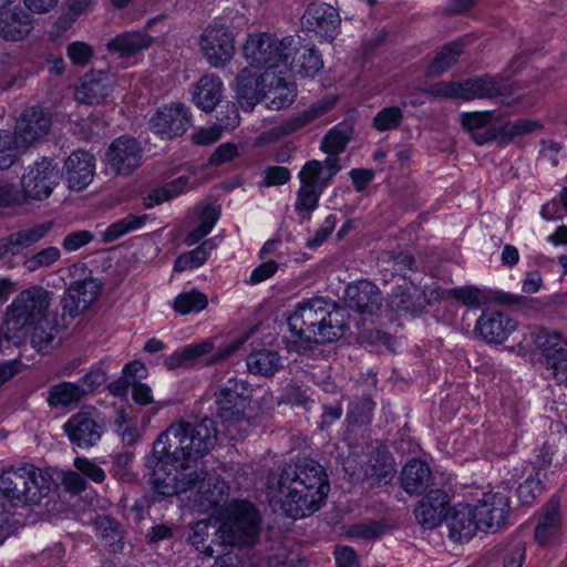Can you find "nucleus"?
I'll return each instance as SVG.
<instances>
[{
  "label": "nucleus",
  "instance_id": "obj_55",
  "mask_svg": "<svg viewBox=\"0 0 567 567\" xmlns=\"http://www.w3.org/2000/svg\"><path fill=\"white\" fill-rule=\"evenodd\" d=\"M322 189L320 188L301 184L297 194L296 209L298 212H312L318 205Z\"/></svg>",
  "mask_w": 567,
  "mask_h": 567
},
{
  "label": "nucleus",
  "instance_id": "obj_62",
  "mask_svg": "<svg viewBox=\"0 0 567 567\" xmlns=\"http://www.w3.org/2000/svg\"><path fill=\"white\" fill-rule=\"evenodd\" d=\"M93 240V235L89 230H78L70 233L63 239L62 246L68 251H75Z\"/></svg>",
  "mask_w": 567,
  "mask_h": 567
},
{
  "label": "nucleus",
  "instance_id": "obj_64",
  "mask_svg": "<svg viewBox=\"0 0 567 567\" xmlns=\"http://www.w3.org/2000/svg\"><path fill=\"white\" fill-rule=\"evenodd\" d=\"M127 388H131L132 390V398L135 401V403L140 405H148L153 403V392L152 389L145 384L142 383L138 380H131L130 385H126Z\"/></svg>",
  "mask_w": 567,
  "mask_h": 567
},
{
  "label": "nucleus",
  "instance_id": "obj_29",
  "mask_svg": "<svg viewBox=\"0 0 567 567\" xmlns=\"http://www.w3.org/2000/svg\"><path fill=\"white\" fill-rule=\"evenodd\" d=\"M450 536L456 542L470 540L481 529L472 505H460L449 518Z\"/></svg>",
  "mask_w": 567,
  "mask_h": 567
},
{
  "label": "nucleus",
  "instance_id": "obj_28",
  "mask_svg": "<svg viewBox=\"0 0 567 567\" xmlns=\"http://www.w3.org/2000/svg\"><path fill=\"white\" fill-rule=\"evenodd\" d=\"M561 530V515L558 502L551 499L539 513L538 523L535 527V539L540 545L553 543Z\"/></svg>",
  "mask_w": 567,
  "mask_h": 567
},
{
  "label": "nucleus",
  "instance_id": "obj_51",
  "mask_svg": "<svg viewBox=\"0 0 567 567\" xmlns=\"http://www.w3.org/2000/svg\"><path fill=\"white\" fill-rule=\"evenodd\" d=\"M445 295L452 297L464 306L477 308L486 300L483 291L474 286H464L452 288L445 291Z\"/></svg>",
  "mask_w": 567,
  "mask_h": 567
},
{
  "label": "nucleus",
  "instance_id": "obj_24",
  "mask_svg": "<svg viewBox=\"0 0 567 567\" xmlns=\"http://www.w3.org/2000/svg\"><path fill=\"white\" fill-rule=\"evenodd\" d=\"M114 86L113 78L103 71H92L84 75L75 90V100L83 104H99L105 100Z\"/></svg>",
  "mask_w": 567,
  "mask_h": 567
},
{
  "label": "nucleus",
  "instance_id": "obj_47",
  "mask_svg": "<svg viewBox=\"0 0 567 567\" xmlns=\"http://www.w3.org/2000/svg\"><path fill=\"white\" fill-rule=\"evenodd\" d=\"M25 147L17 135L0 131V169L10 168L17 159V151Z\"/></svg>",
  "mask_w": 567,
  "mask_h": 567
},
{
  "label": "nucleus",
  "instance_id": "obj_13",
  "mask_svg": "<svg viewBox=\"0 0 567 567\" xmlns=\"http://www.w3.org/2000/svg\"><path fill=\"white\" fill-rule=\"evenodd\" d=\"M276 72L258 70L248 64L236 76L235 91L239 103L252 109L266 95L270 79L275 80Z\"/></svg>",
  "mask_w": 567,
  "mask_h": 567
},
{
  "label": "nucleus",
  "instance_id": "obj_58",
  "mask_svg": "<svg viewBox=\"0 0 567 567\" xmlns=\"http://www.w3.org/2000/svg\"><path fill=\"white\" fill-rule=\"evenodd\" d=\"M106 381L105 372L97 367L91 368L85 375L79 379L78 386L84 391V398L94 392Z\"/></svg>",
  "mask_w": 567,
  "mask_h": 567
},
{
  "label": "nucleus",
  "instance_id": "obj_30",
  "mask_svg": "<svg viewBox=\"0 0 567 567\" xmlns=\"http://www.w3.org/2000/svg\"><path fill=\"white\" fill-rule=\"evenodd\" d=\"M223 82L216 74H205L196 83L193 91V102L205 112L213 111L220 102Z\"/></svg>",
  "mask_w": 567,
  "mask_h": 567
},
{
  "label": "nucleus",
  "instance_id": "obj_20",
  "mask_svg": "<svg viewBox=\"0 0 567 567\" xmlns=\"http://www.w3.org/2000/svg\"><path fill=\"white\" fill-rule=\"evenodd\" d=\"M302 23L307 29L331 41L339 33L341 19L339 12L332 6L316 2L307 8L302 17Z\"/></svg>",
  "mask_w": 567,
  "mask_h": 567
},
{
  "label": "nucleus",
  "instance_id": "obj_56",
  "mask_svg": "<svg viewBox=\"0 0 567 567\" xmlns=\"http://www.w3.org/2000/svg\"><path fill=\"white\" fill-rule=\"evenodd\" d=\"M95 529L99 537L105 539L110 545L122 539L120 525L111 517H100L95 522Z\"/></svg>",
  "mask_w": 567,
  "mask_h": 567
},
{
  "label": "nucleus",
  "instance_id": "obj_19",
  "mask_svg": "<svg viewBox=\"0 0 567 567\" xmlns=\"http://www.w3.org/2000/svg\"><path fill=\"white\" fill-rule=\"evenodd\" d=\"M516 329V322L506 313L483 311L476 320L474 333L486 343H503Z\"/></svg>",
  "mask_w": 567,
  "mask_h": 567
},
{
  "label": "nucleus",
  "instance_id": "obj_49",
  "mask_svg": "<svg viewBox=\"0 0 567 567\" xmlns=\"http://www.w3.org/2000/svg\"><path fill=\"white\" fill-rule=\"evenodd\" d=\"M61 257V252L56 247H48L23 261V267L29 272H34L42 268H49L54 265Z\"/></svg>",
  "mask_w": 567,
  "mask_h": 567
},
{
  "label": "nucleus",
  "instance_id": "obj_31",
  "mask_svg": "<svg viewBox=\"0 0 567 567\" xmlns=\"http://www.w3.org/2000/svg\"><path fill=\"white\" fill-rule=\"evenodd\" d=\"M334 102L336 100L333 97H324L311 104L306 110L284 120L281 122L284 133L288 136L313 123L316 120L327 114L334 105Z\"/></svg>",
  "mask_w": 567,
  "mask_h": 567
},
{
  "label": "nucleus",
  "instance_id": "obj_34",
  "mask_svg": "<svg viewBox=\"0 0 567 567\" xmlns=\"http://www.w3.org/2000/svg\"><path fill=\"white\" fill-rule=\"evenodd\" d=\"M282 73L276 72L275 80L270 79L266 89L267 106L279 111L289 106L296 99L297 91L293 83L285 81Z\"/></svg>",
  "mask_w": 567,
  "mask_h": 567
},
{
  "label": "nucleus",
  "instance_id": "obj_15",
  "mask_svg": "<svg viewBox=\"0 0 567 567\" xmlns=\"http://www.w3.org/2000/svg\"><path fill=\"white\" fill-rule=\"evenodd\" d=\"M481 530L497 532L506 522L509 514V496L502 492L484 493L473 506Z\"/></svg>",
  "mask_w": 567,
  "mask_h": 567
},
{
  "label": "nucleus",
  "instance_id": "obj_53",
  "mask_svg": "<svg viewBox=\"0 0 567 567\" xmlns=\"http://www.w3.org/2000/svg\"><path fill=\"white\" fill-rule=\"evenodd\" d=\"M544 486L539 474L528 477L517 488V496L523 505H530L543 493Z\"/></svg>",
  "mask_w": 567,
  "mask_h": 567
},
{
  "label": "nucleus",
  "instance_id": "obj_39",
  "mask_svg": "<svg viewBox=\"0 0 567 567\" xmlns=\"http://www.w3.org/2000/svg\"><path fill=\"white\" fill-rule=\"evenodd\" d=\"M213 343L208 340L199 343L187 344L182 349L174 351L168 358H166L165 365L169 370L186 365L193 360L209 353L213 350Z\"/></svg>",
  "mask_w": 567,
  "mask_h": 567
},
{
  "label": "nucleus",
  "instance_id": "obj_25",
  "mask_svg": "<svg viewBox=\"0 0 567 567\" xmlns=\"http://www.w3.org/2000/svg\"><path fill=\"white\" fill-rule=\"evenodd\" d=\"M33 21L23 8L0 11V39L6 42H19L29 37Z\"/></svg>",
  "mask_w": 567,
  "mask_h": 567
},
{
  "label": "nucleus",
  "instance_id": "obj_1",
  "mask_svg": "<svg viewBox=\"0 0 567 567\" xmlns=\"http://www.w3.org/2000/svg\"><path fill=\"white\" fill-rule=\"evenodd\" d=\"M217 430L209 419L198 422L184 420L172 423L153 444L147 465L153 468L151 484L164 496L194 491L193 503L209 512L228 495V486L219 475L204 470L190 471L214 447Z\"/></svg>",
  "mask_w": 567,
  "mask_h": 567
},
{
  "label": "nucleus",
  "instance_id": "obj_60",
  "mask_svg": "<svg viewBox=\"0 0 567 567\" xmlns=\"http://www.w3.org/2000/svg\"><path fill=\"white\" fill-rule=\"evenodd\" d=\"M74 466L82 475L92 480L94 483H102L106 477L105 472L89 458L76 457L74 460Z\"/></svg>",
  "mask_w": 567,
  "mask_h": 567
},
{
  "label": "nucleus",
  "instance_id": "obj_54",
  "mask_svg": "<svg viewBox=\"0 0 567 567\" xmlns=\"http://www.w3.org/2000/svg\"><path fill=\"white\" fill-rule=\"evenodd\" d=\"M208 527L209 525L207 520H199L195 523L190 528L188 539L198 551H200L205 556L212 557L214 554V549L212 548L210 545L204 544L205 539L209 535Z\"/></svg>",
  "mask_w": 567,
  "mask_h": 567
},
{
  "label": "nucleus",
  "instance_id": "obj_63",
  "mask_svg": "<svg viewBox=\"0 0 567 567\" xmlns=\"http://www.w3.org/2000/svg\"><path fill=\"white\" fill-rule=\"evenodd\" d=\"M132 460V453H121L116 455L114 461V476L126 482L133 481L134 474L130 468Z\"/></svg>",
  "mask_w": 567,
  "mask_h": 567
},
{
  "label": "nucleus",
  "instance_id": "obj_48",
  "mask_svg": "<svg viewBox=\"0 0 567 567\" xmlns=\"http://www.w3.org/2000/svg\"><path fill=\"white\" fill-rule=\"evenodd\" d=\"M389 305L396 312L415 313L419 310L415 296L406 285L393 289Z\"/></svg>",
  "mask_w": 567,
  "mask_h": 567
},
{
  "label": "nucleus",
  "instance_id": "obj_10",
  "mask_svg": "<svg viewBox=\"0 0 567 567\" xmlns=\"http://www.w3.org/2000/svg\"><path fill=\"white\" fill-rule=\"evenodd\" d=\"M198 45L206 61L216 69L229 64L236 52L235 34L225 24H209L200 34Z\"/></svg>",
  "mask_w": 567,
  "mask_h": 567
},
{
  "label": "nucleus",
  "instance_id": "obj_52",
  "mask_svg": "<svg viewBox=\"0 0 567 567\" xmlns=\"http://www.w3.org/2000/svg\"><path fill=\"white\" fill-rule=\"evenodd\" d=\"M493 116V112H471L462 114V125L463 127L471 132L472 138L474 140V135L477 133H484L487 130V125L491 123ZM491 126H488L489 128Z\"/></svg>",
  "mask_w": 567,
  "mask_h": 567
},
{
  "label": "nucleus",
  "instance_id": "obj_32",
  "mask_svg": "<svg viewBox=\"0 0 567 567\" xmlns=\"http://www.w3.org/2000/svg\"><path fill=\"white\" fill-rule=\"evenodd\" d=\"M432 482L429 465L421 460L406 463L401 472V486L409 494H422Z\"/></svg>",
  "mask_w": 567,
  "mask_h": 567
},
{
  "label": "nucleus",
  "instance_id": "obj_22",
  "mask_svg": "<svg viewBox=\"0 0 567 567\" xmlns=\"http://www.w3.org/2000/svg\"><path fill=\"white\" fill-rule=\"evenodd\" d=\"M51 127V118L40 107L33 106L27 109L17 122L13 135L25 147L38 138L44 136Z\"/></svg>",
  "mask_w": 567,
  "mask_h": 567
},
{
  "label": "nucleus",
  "instance_id": "obj_2",
  "mask_svg": "<svg viewBox=\"0 0 567 567\" xmlns=\"http://www.w3.org/2000/svg\"><path fill=\"white\" fill-rule=\"evenodd\" d=\"M53 292L40 285L19 291L6 307L3 333L17 346L29 343L37 352H51L68 326L52 312Z\"/></svg>",
  "mask_w": 567,
  "mask_h": 567
},
{
  "label": "nucleus",
  "instance_id": "obj_18",
  "mask_svg": "<svg viewBox=\"0 0 567 567\" xmlns=\"http://www.w3.org/2000/svg\"><path fill=\"white\" fill-rule=\"evenodd\" d=\"M142 159L140 143L130 136L116 138L106 152L107 165L118 175H130Z\"/></svg>",
  "mask_w": 567,
  "mask_h": 567
},
{
  "label": "nucleus",
  "instance_id": "obj_43",
  "mask_svg": "<svg viewBox=\"0 0 567 567\" xmlns=\"http://www.w3.org/2000/svg\"><path fill=\"white\" fill-rule=\"evenodd\" d=\"M463 52L462 42H452L444 45L441 51L437 52L432 63L429 66L430 74H442L451 65H453L458 56Z\"/></svg>",
  "mask_w": 567,
  "mask_h": 567
},
{
  "label": "nucleus",
  "instance_id": "obj_36",
  "mask_svg": "<svg viewBox=\"0 0 567 567\" xmlns=\"http://www.w3.org/2000/svg\"><path fill=\"white\" fill-rule=\"evenodd\" d=\"M395 472L394 458L386 451H378L365 468V475L378 485L388 484Z\"/></svg>",
  "mask_w": 567,
  "mask_h": 567
},
{
  "label": "nucleus",
  "instance_id": "obj_59",
  "mask_svg": "<svg viewBox=\"0 0 567 567\" xmlns=\"http://www.w3.org/2000/svg\"><path fill=\"white\" fill-rule=\"evenodd\" d=\"M195 212L197 214V225H202L203 229L209 234L219 218V208L212 204H205L196 206Z\"/></svg>",
  "mask_w": 567,
  "mask_h": 567
},
{
  "label": "nucleus",
  "instance_id": "obj_23",
  "mask_svg": "<svg viewBox=\"0 0 567 567\" xmlns=\"http://www.w3.org/2000/svg\"><path fill=\"white\" fill-rule=\"evenodd\" d=\"M346 301L349 308L360 313L374 315L381 308L382 296L374 284L360 280L347 287Z\"/></svg>",
  "mask_w": 567,
  "mask_h": 567
},
{
  "label": "nucleus",
  "instance_id": "obj_5",
  "mask_svg": "<svg viewBox=\"0 0 567 567\" xmlns=\"http://www.w3.org/2000/svg\"><path fill=\"white\" fill-rule=\"evenodd\" d=\"M299 52V41L292 35L279 38L272 32L248 33L241 54L248 64L258 70L285 73L292 66Z\"/></svg>",
  "mask_w": 567,
  "mask_h": 567
},
{
  "label": "nucleus",
  "instance_id": "obj_42",
  "mask_svg": "<svg viewBox=\"0 0 567 567\" xmlns=\"http://www.w3.org/2000/svg\"><path fill=\"white\" fill-rule=\"evenodd\" d=\"M207 306V296L197 289L181 292L173 301L174 310L183 316L200 312L206 309Z\"/></svg>",
  "mask_w": 567,
  "mask_h": 567
},
{
  "label": "nucleus",
  "instance_id": "obj_6",
  "mask_svg": "<svg viewBox=\"0 0 567 567\" xmlns=\"http://www.w3.org/2000/svg\"><path fill=\"white\" fill-rule=\"evenodd\" d=\"M50 487L51 476L33 464L8 466L0 473V493L14 505L39 504Z\"/></svg>",
  "mask_w": 567,
  "mask_h": 567
},
{
  "label": "nucleus",
  "instance_id": "obj_38",
  "mask_svg": "<svg viewBox=\"0 0 567 567\" xmlns=\"http://www.w3.org/2000/svg\"><path fill=\"white\" fill-rule=\"evenodd\" d=\"M188 188V178L184 176L177 177L176 179L165 184L162 187L152 189L147 197L144 199V206L146 208H152L156 205H161L167 200H171L172 198L177 197Z\"/></svg>",
  "mask_w": 567,
  "mask_h": 567
},
{
  "label": "nucleus",
  "instance_id": "obj_7",
  "mask_svg": "<svg viewBox=\"0 0 567 567\" xmlns=\"http://www.w3.org/2000/svg\"><path fill=\"white\" fill-rule=\"evenodd\" d=\"M260 516L250 503L235 502L226 508L217 537L221 545L254 546L259 538Z\"/></svg>",
  "mask_w": 567,
  "mask_h": 567
},
{
  "label": "nucleus",
  "instance_id": "obj_27",
  "mask_svg": "<svg viewBox=\"0 0 567 567\" xmlns=\"http://www.w3.org/2000/svg\"><path fill=\"white\" fill-rule=\"evenodd\" d=\"M542 124L528 118H519L514 122H506L499 128L489 127L484 133L474 135V142L483 145L493 140H498L501 143H508L516 136H523L535 131H539Z\"/></svg>",
  "mask_w": 567,
  "mask_h": 567
},
{
  "label": "nucleus",
  "instance_id": "obj_9",
  "mask_svg": "<svg viewBox=\"0 0 567 567\" xmlns=\"http://www.w3.org/2000/svg\"><path fill=\"white\" fill-rule=\"evenodd\" d=\"M463 100L497 99L503 105H513L522 100L519 89L501 76L484 75L462 82Z\"/></svg>",
  "mask_w": 567,
  "mask_h": 567
},
{
  "label": "nucleus",
  "instance_id": "obj_46",
  "mask_svg": "<svg viewBox=\"0 0 567 567\" xmlns=\"http://www.w3.org/2000/svg\"><path fill=\"white\" fill-rule=\"evenodd\" d=\"M302 185L324 189L329 181L326 177L323 164L317 159L307 162L299 173Z\"/></svg>",
  "mask_w": 567,
  "mask_h": 567
},
{
  "label": "nucleus",
  "instance_id": "obj_11",
  "mask_svg": "<svg viewBox=\"0 0 567 567\" xmlns=\"http://www.w3.org/2000/svg\"><path fill=\"white\" fill-rule=\"evenodd\" d=\"M550 377L559 384H567V337L557 330H540L535 340Z\"/></svg>",
  "mask_w": 567,
  "mask_h": 567
},
{
  "label": "nucleus",
  "instance_id": "obj_40",
  "mask_svg": "<svg viewBox=\"0 0 567 567\" xmlns=\"http://www.w3.org/2000/svg\"><path fill=\"white\" fill-rule=\"evenodd\" d=\"M147 219L148 216L146 214H128L124 218L111 224L104 231H102V241L109 244L131 231L141 229L146 224Z\"/></svg>",
  "mask_w": 567,
  "mask_h": 567
},
{
  "label": "nucleus",
  "instance_id": "obj_4",
  "mask_svg": "<svg viewBox=\"0 0 567 567\" xmlns=\"http://www.w3.org/2000/svg\"><path fill=\"white\" fill-rule=\"evenodd\" d=\"M287 322L292 337L286 342L287 349L298 353H306L316 344L340 339L347 328L346 311L323 297L298 302Z\"/></svg>",
  "mask_w": 567,
  "mask_h": 567
},
{
  "label": "nucleus",
  "instance_id": "obj_45",
  "mask_svg": "<svg viewBox=\"0 0 567 567\" xmlns=\"http://www.w3.org/2000/svg\"><path fill=\"white\" fill-rule=\"evenodd\" d=\"M323 66L320 54L313 47L303 48L299 59L293 61L288 70L296 71L306 76H312Z\"/></svg>",
  "mask_w": 567,
  "mask_h": 567
},
{
  "label": "nucleus",
  "instance_id": "obj_33",
  "mask_svg": "<svg viewBox=\"0 0 567 567\" xmlns=\"http://www.w3.org/2000/svg\"><path fill=\"white\" fill-rule=\"evenodd\" d=\"M153 38L146 32H124L110 40L106 49L118 58H130L140 51L148 49Z\"/></svg>",
  "mask_w": 567,
  "mask_h": 567
},
{
  "label": "nucleus",
  "instance_id": "obj_16",
  "mask_svg": "<svg viewBox=\"0 0 567 567\" xmlns=\"http://www.w3.org/2000/svg\"><path fill=\"white\" fill-rule=\"evenodd\" d=\"M217 414L224 421H238L249 404V390L246 382L228 380L226 385L215 394Z\"/></svg>",
  "mask_w": 567,
  "mask_h": 567
},
{
  "label": "nucleus",
  "instance_id": "obj_50",
  "mask_svg": "<svg viewBox=\"0 0 567 567\" xmlns=\"http://www.w3.org/2000/svg\"><path fill=\"white\" fill-rule=\"evenodd\" d=\"M403 112L398 106H388L379 111L373 117V127L379 132L391 131L400 126Z\"/></svg>",
  "mask_w": 567,
  "mask_h": 567
},
{
  "label": "nucleus",
  "instance_id": "obj_3",
  "mask_svg": "<svg viewBox=\"0 0 567 567\" xmlns=\"http://www.w3.org/2000/svg\"><path fill=\"white\" fill-rule=\"evenodd\" d=\"M267 488L270 504L279 506L287 516L301 519L326 504L330 483L321 464L312 458H302L271 475Z\"/></svg>",
  "mask_w": 567,
  "mask_h": 567
},
{
  "label": "nucleus",
  "instance_id": "obj_26",
  "mask_svg": "<svg viewBox=\"0 0 567 567\" xmlns=\"http://www.w3.org/2000/svg\"><path fill=\"white\" fill-rule=\"evenodd\" d=\"M449 496L441 489H433L424 496L415 508V517L426 528L439 526L446 516Z\"/></svg>",
  "mask_w": 567,
  "mask_h": 567
},
{
  "label": "nucleus",
  "instance_id": "obj_17",
  "mask_svg": "<svg viewBox=\"0 0 567 567\" xmlns=\"http://www.w3.org/2000/svg\"><path fill=\"white\" fill-rule=\"evenodd\" d=\"M101 286L93 278L72 282L61 297L62 321L65 317L76 318L82 315L97 298Z\"/></svg>",
  "mask_w": 567,
  "mask_h": 567
},
{
  "label": "nucleus",
  "instance_id": "obj_57",
  "mask_svg": "<svg viewBox=\"0 0 567 567\" xmlns=\"http://www.w3.org/2000/svg\"><path fill=\"white\" fill-rule=\"evenodd\" d=\"M68 58L78 66L86 65L93 56V49L83 41L71 42L66 48Z\"/></svg>",
  "mask_w": 567,
  "mask_h": 567
},
{
  "label": "nucleus",
  "instance_id": "obj_41",
  "mask_svg": "<svg viewBox=\"0 0 567 567\" xmlns=\"http://www.w3.org/2000/svg\"><path fill=\"white\" fill-rule=\"evenodd\" d=\"M84 398V391L75 382H61L53 385L48 395V404L52 408L68 406Z\"/></svg>",
  "mask_w": 567,
  "mask_h": 567
},
{
  "label": "nucleus",
  "instance_id": "obj_12",
  "mask_svg": "<svg viewBox=\"0 0 567 567\" xmlns=\"http://www.w3.org/2000/svg\"><path fill=\"white\" fill-rule=\"evenodd\" d=\"M151 130L162 138L183 135L192 126L189 109L181 102L164 105L150 121Z\"/></svg>",
  "mask_w": 567,
  "mask_h": 567
},
{
  "label": "nucleus",
  "instance_id": "obj_61",
  "mask_svg": "<svg viewBox=\"0 0 567 567\" xmlns=\"http://www.w3.org/2000/svg\"><path fill=\"white\" fill-rule=\"evenodd\" d=\"M223 130L224 127L221 125L202 127L192 135V141L197 145H210L221 137Z\"/></svg>",
  "mask_w": 567,
  "mask_h": 567
},
{
  "label": "nucleus",
  "instance_id": "obj_8",
  "mask_svg": "<svg viewBox=\"0 0 567 567\" xmlns=\"http://www.w3.org/2000/svg\"><path fill=\"white\" fill-rule=\"evenodd\" d=\"M60 169L52 159L42 157L29 165L21 177V204L47 199L59 184Z\"/></svg>",
  "mask_w": 567,
  "mask_h": 567
},
{
  "label": "nucleus",
  "instance_id": "obj_35",
  "mask_svg": "<svg viewBox=\"0 0 567 567\" xmlns=\"http://www.w3.org/2000/svg\"><path fill=\"white\" fill-rule=\"evenodd\" d=\"M246 363L250 373L267 378L272 377L282 368L279 353L268 349L252 351L247 357Z\"/></svg>",
  "mask_w": 567,
  "mask_h": 567
},
{
  "label": "nucleus",
  "instance_id": "obj_14",
  "mask_svg": "<svg viewBox=\"0 0 567 567\" xmlns=\"http://www.w3.org/2000/svg\"><path fill=\"white\" fill-rule=\"evenodd\" d=\"M69 440L79 447L94 446L103 435V423L93 410H81L63 425Z\"/></svg>",
  "mask_w": 567,
  "mask_h": 567
},
{
  "label": "nucleus",
  "instance_id": "obj_44",
  "mask_svg": "<svg viewBox=\"0 0 567 567\" xmlns=\"http://www.w3.org/2000/svg\"><path fill=\"white\" fill-rule=\"evenodd\" d=\"M351 131L341 125L331 128L322 138L321 150L328 155H338L346 150Z\"/></svg>",
  "mask_w": 567,
  "mask_h": 567
},
{
  "label": "nucleus",
  "instance_id": "obj_37",
  "mask_svg": "<svg viewBox=\"0 0 567 567\" xmlns=\"http://www.w3.org/2000/svg\"><path fill=\"white\" fill-rule=\"evenodd\" d=\"M216 248L214 238L206 239L195 249L179 255L174 262V271L182 272L188 269L200 267Z\"/></svg>",
  "mask_w": 567,
  "mask_h": 567
},
{
  "label": "nucleus",
  "instance_id": "obj_21",
  "mask_svg": "<svg viewBox=\"0 0 567 567\" xmlns=\"http://www.w3.org/2000/svg\"><path fill=\"white\" fill-rule=\"evenodd\" d=\"M95 173V158L85 151L73 152L64 163L68 185L73 190H82L91 184Z\"/></svg>",
  "mask_w": 567,
  "mask_h": 567
}]
</instances>
